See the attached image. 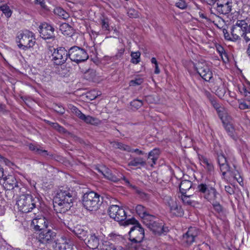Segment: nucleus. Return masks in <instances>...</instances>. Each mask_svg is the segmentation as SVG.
Listing matches in <instances>:
<instances>
[{
	"mask_svg": "<svg viewBox=\"0 0 250 250\" xmlns=\"http://www.w3.org/2000/svg\"><path fill=\"white\" fill-rule=\"evenodd\" d=\"M192 183L188 180H183L179 185V189L182 194H185L187 190L192 187Z\"/></svg>",
	"mask_w": 250,
	"mask_h": 250,
	"instance_id": "27",
	"label": "nucleus"
},
{
	"mask_svg": "<svg viewBox=\"0 0 250 250\" xmlns=\"http://www.w3.org/2000/svg\"><path fill=\"white\" fill-rule=\"evenodd\" d=\"M52 54V61L55 64L62 65L64 63L68 57V51L63 47L54 49Z\"/></svg>",
	"mask_w": 250,
	"mask_h": 250,
	"instance_id": "15",
	"label": "nucleus"
},
{
	"mask_svg": "<svg viewBox=\"0 0 250 250\" xmlns=\"http://www.w3.org/2000/svg\"><path fill=\"white\" fill-rule=\"evenodd\" d=\"M54 28L47 23H42L40 26V36L44 40L54 38Z\"/></svg>",
	"mask_w": 250,
	"mask_h": 250,
	"instance_id": "17",
	"label": "nucleus"
},
{
	"mask_svg": "<svg viewBox=\"0 0 250 250\" xmlns=\"http://www.w3.org/2000/svg\"><path fill=\"white\" fill-rule=\"evenodd\" d=\"M148 229L154 233L159 235L168 231L167 227H164L163 223L159 220L155 216L153 215L152 218L145 219L143 223Z\"/></svg>",
	"mask_w": 250,
	"mask_h": 250,
	"instance_id": "8",
	"label": "nucleus"
},
{
	"mask_svg": "<svg viewBox=\"0 0 250 250\" xmlns=\"http://www.w3.org/2000/svg\"><path fill=\"white\" fill-rule=\"evenodd\" d=\"M3 179L4 181V183L6 185L9 186V188L11 189H14L15 188H18L19 185L18 183L15 178L14 177L12 176H8V177L4 176V174L3 173V176L1 178H0V179Z\"/></svg>",
	"mask_w": 250,
	"mask_h": 250,
	"instance_id": "24",
	"label": "nucleus"
},
{
	"mask_svg": "<svg viewBox=\"0 0 250 250\" xmlns=\"http://www.w3.org/2000/svg\"><path fill=\"white\" fill-rule=\"evenodd\" d=\"M192 196V195H186V194H182L181 199L184 204L191 206L192 205L193 201H191L189 198Z\"/></svg>",
	"mask_w": 250,
	"mask_h": 250,
	"instance_id": "42",
	"label": "nucleus"
},
{
	"mask_svg": "<svg viewBox=\"0 0 250 250\" xmlns=\"http://www.w3.org/2000/svg\"><path fill=\"white\" fill-rule=\"evenodd\" d=\"M37 154H40L44 157H46L49 155V153H48L47 151L45 149H42V147L40 148L39 153H38Z\"/></svg>",
	"mask_w": 250,
	"mask_h": 250,
	"instance_id": "56",
	"label": "nucleus"
},
{
	"mask_svg": "<svg viewBox=\"0 0 250 250\" xmlns=\"http://www.w3.org/2000/svg\"><path fill=\"white\" fill-rule=\"evenodd\" d=\"M223 33L224 35L225 39L226 40H229V41H236L237 40H234L233 39V37L231 35V34L230 35L229 32H228L227 30L226 29H223Z\"/></svg>",
	"mask_w": 250,
	"mask_h": 250,
	"instance_id": "51",
	"label": "nucleus"
},
{
	"mask_svg": "<svg viewBox=\"0 0 250 250\" xmlns=\"http://www.w3.org/2000/svg\"><path fill=\"white\" fill-rule=\"evenodd\" d=\"M17 42L19 43V48L25 50L33 47L35 43L34 34L28 30L22 31L18 33Z\"/></svg>",
	"mask_w": 250,
	"mask_h": 250,
	"instance_id": "7",
	"label": "nucleus"
},
{
	"mask_svg": "<svg viewBox=\"0 0 250 250\" xmlns=\"http://www.w3.org/2000/svg\"><path fill=\"white\" fill-rule=\"evenodd\" d=\"M29 148L30 150L34 151L36 154H38V153H39L40 149V148H41V147L38 146L34 144H31L29 145Z\"/></svg>",
	"mask_w": 250,
	"mask_h": 250,
	"instance_id": "53",
	"label": "nucleus"
},
{
	"mask_svg": "<svg viewBox=\"0 0 250 250\" xmlns=\"http://www.w3.org/2000/svg\"><path fill=\"white\" fill-rule=\"evenodd\" d=\"M196 70L199 75L206 81H210L212 78V73L207 64L199 62L195 65Z\"/></svg>",
	"mask_w": 250,
	"mask_h": 250,
	"instance_id": "16",
	"label": "nucleus"
},
{
	"mask_svg": "<svg viewBox=\"0 0 250 250\" xmlns=\"http://www.w3.org/2000/svg\"><path fill=\"white\" fill-rule=\"evenodd\" d=\"M216 95H217L219 97H221L224 96L225 93V89L224 88H222V89H218L216 90Z\"/></svg>",
	"mask_w": 250,
	"mask_h": 250,
	"instance_id": "60",
	"label": "nucleus"
},
{
	"mask_svg": "<svg viewBox=\"0 0 250 250\" xmlns=\"http://www.w3.org/2000/svg\"><path fill=\"white\" fill-rule=\"evenodd\" d=\"M49 125H50L53 128L55 129L60 133H65L66 130L62 126H61L57 123H51L48 121Z\"/></svg>",
	"mask_w": 250,
	"mask_h": 250,
	"instance_id": "40",
	"label": "nucleus"
},
{
	"mask_svg": "<svg viewBox=\"0 0 250 250\" xmlns=\"http://www.w3.org/2000/svg\"><path fill=\"white\" fill-rule=\"evenodd\" d=\"M248 27V23L246 20H237L231 28V35L233 39L239 40L242 37L245 39V35Z\"/></svg>",
	"mask_w": 250,
	"mask_h": 250,
	"instance_id": "12",
	"label": "nucleus"
},
{
	"mask_svg": "<svg viewBox=\"0 0 250 250\" xmlns=\"http://www.w3.org/2000/svg\"><path fill=\"white\" fill-rule=\"evenodd\" d=\"M39 199L29 194L20 195L17 200L16 204L19 210L23 213L31 211L37 206H39Z\"/></svg>",
	"mask_w": 250,
	"mask_h": 250,
	"instance_id": "4",
	"label": "nucleus"
},
{
	"mask_svg": "<svg viewBox=\"0 0 250 250\" xmlns=\"http://www.w3.org/2000/svg\"><path fill=\"white\" fill-rule=\"evenodd\" d=\"M170 212L176 216H182L184 214V210L181 206L177 204L170 209Z\"/></svg>",
	"mask_w": 250,
	"mask_h": 250,
	"instance_id": "34",
	"label": "nucleus"
},
{
	"mask_svg": "<svg viewBox=\"0 0 250 250\" xmlns=\"http://www.w3.org/2000/svg\"><path fill=\"white\" fill-rule=\"evenodd\" d=\"M223 122H224L223 120H222ZM225 124V123H224ZM224 127L225 128L226 130L228 133L229 135L234 140L236 141L238 137L236 135L234 127L233 125L230 124H224Z\"/></svg>",
	"mask_w": 250,
	"mask_h": 250,
	"instance_id": "31",
	"label": "nucleus"
},
{
	"mask_svg": "<svg viewBox=\"0 0 250 250\" xmlns=\"http://www.w3.org/2000/svg\"><path fill=\"white\" fill-rule=\"evenodd\" d=\"M215 183L208 180L199 183L196 188V192L201 198L209 203H213L220 194L215 188Z\"/></svg>",
	"mask_w": 250,
	"mask_h": 250,
	"instance_id": "2",
	"label": "nucleus"
},
{
	"mask_svg": "<svg viewBox=\"0 0 250 250\" xmlns=\"http://www.w3.org/2000/svg\"><path fill=\"white\" fill-rule=\"evenodd\" d=\"M35 2L36 4H40L42 8H46V6L44 0H35Z\"/></svg>",
	"mask_w": 250,
	"mask_h": 250,
	"instance_id": "59",
	"label": "nucleus"
},
{
	"mask_svg": "<svg viewBox=\"0 0 250 250\" xmlns=\"http://www.w3.org/2000/svg\"><path fill=\"white\" fill-rule=\"evenodd\" d=\"M166 204L169 207V210L174 207L177 203L176 201L170 197H167L165 199Z\"/></svg>",
	"mask_w": 250,
	"mask_h": 250,
	"instance_id": "41",
	"label": "nucleus"
},
{
	"mask_svg": "<svg viewBox=\"0 0 250 250\" xmlns=\"http://www.w3.org/2000/svg\"><path fill=\"white\" fill-rule=\"evenodd\" d=\"M230 175L233 177V178L235 179L241 186L243 185V179L238 170H235L234 171H232L230 172Z\"/></svg>",
	"mask_w": 250,
	"mask_h": 250,
	"instance_id": "37",
	"label": "nucleus"
},
{
	"mask_svg": "<svg viewBox=\"0 0 250 250\" xmlns=\"http://www.w3.org/2000/svg\"><path fill=\"white\" fill-rule=\"evenodd\" d=\"M113 146L115 148H119L121 150L130 152L131 151V147L128 145H125L122 143L114 142L113 143Z\"/></svg>",
	"mask_w": 250,
	"mask_h": 250,
	"instance_id": "35",
	"label": "nucleus"
},
{
	"mask_svg": "<svg viewBox=\"0 0 250 250\" xmlns=\"http://www.w3.org/2000/svg\"><path fill=\"white\" fill-rule=\"evenodd\" d=\"M69 108L73 114L78 117L80 119H82L84 114H83L77 107L73 105H70L69 106Z\"/></svg>",
	"mask_w": 250,
	"mask_h": 250,
	"instance_id": "36",
	"label": "nucleus"
},
{
	"mask_svg": "<svg viewBox=\"0 0 250 250\" xmlns=\"http://www.w3.org/2000/svg\"><path fill=\"white\" fill-rule=\"evenodd\" d=\"M56 236L57 233L56 232L52 229H48L41 231L37 239L40 243L46 246L53 242L56 243Z\"/></svg>",
	"mask_w": 250,
	"mask_h": 250,
	"instance_id": "13",
	"label": "nucleus"
},
{
	"mask_svg": "<svg viewBox=\"0 0 250 250\" xmlns=\"http://www.w3.org/2000/svg\"><path fill=\"white\" fill-rule=\"evenodd\" d=\"M124 226L129 225H135L131 228L129 231V240L134 243H140L142 242L145 237L144 229L134 218L127 219L123 223Z\"/></svg>",
	"mask_w": 250,
	"mask_h": 250,
	"instance_id": "3",
	"label": "nucleus"
},
{
	"mask_svg": "<svg viewBox=\"0 0 250 250\" xmlns=\"http://www.w3.org/2000/svg\"><path fill=\"white\" fill-rule=\"evenodd\" d=\"M84 242L90 249H95L97 248L99 245L98 233L97 231L90 230L86 240Z\"/></svg>",
	"mask_w": 250,
	"mask_h": 250,
	"instance_id": "18",
	"label": "nucleus"
},
{
	"mask_svg": "<svg viewBox=\"0 0 250 250\" xmlns=\"http://www.w3.org/2000/svg\"><path fill=\"white\" fill-rule=\"evenodd\" d=\"M49 221L43 216H41L34 219L32 221V225L34 226V229L36 230L42 231L45 229H47Z\"/></svg>",
	"mask_w": 250,
	"mask_h": 250,
	"instance_id": "19",
	"label": "nucleus"
},
{
	"mask_svg": "<svg viewBox=\"0 0 250 250\" xmlns=\"http://www.w3.org/2000/svg\"><path fill=\"white\" fill-rule=\"evenodd\" d=\"M217 161L220 166V170L222 175L224 176L227 172L230 174L231 171L229 169V167L228 164L227 158L223 154H218L217 156Z\"/></svg>",
	"mask_w": 250,
	"mask_h": 250,
	"instance_id": "20",
	"label": "nucleus"
},
{
	"mask_svg": "<svg viewBox=\"0 0 250 250\" xmlns=\"http://www.w3.org/2000/svg\"><path fill=\"white\" fill-rule=\"evenodd\" d=\"M125 52V48H122L118 50L117 54L114 56V59L118 60L121 58Z\"/></svg>",
	"mask_w": 250,
	"mask_h": 250,
	"instance_id": "52",
	"label": "nucleus"
},
{
	"mask_svg": "<svg viewBox=\"0 0 250 250\" xmlns=\"http://www.w3.org/2000/svg\"><path fill=\"white\" fill-rule=\"evenodd\" d=\"M56 245L59 250H73L72 242L65 237H62L61 240H58Z\"/></svg>",
	"mask_w": 250,
	"mask_h": 250,
	"instance_id": "21",
	"label": "nucleus"
},
{
	"mask_svg": "<svg viewBox=\"0 0 250 250\" xmlns=\"http://www.w3.org/2000/svg\"><path fill=\"white\" fill-rule=\"evenodd\" d=\"M175 5L181 9H184L187 8V4L184 0H180L176 3Z\"/></svg>",
	"mask_w": 250,
	"mask_h": 250,
	"instance_id": "50",
	"label": "nucleus"
},
{
	"mask_svg": "<svg viewBox=\"0 0 250 250\" xmlns=\"http://www.w3.org/2000/svg\"><path fill=\"white\" fill-rule=\"evenodd\" d=\"M108 212L110 218L124 226L123 223L126 220L127 215L123 208L118 205H111L108 208Z\"/></svg>",
	"mask_w": 250,
	"mask_h": 250,
	"instance_id": "11",
	"label": "nucleus"
},
{
	"mask_svg": "<svg viewBox=\"0 0 250 250\" xmlns=\"http://www.w3.org/2000/svg\"><path fill=\"white\" fill-rule=\"evenodd\" d=\"M54 13L55 15H58L61 18L66 20L69 17V14L62 8L60 7H56L54 9Z\"/></svg>",
	"mask_w": 250,
	"mask_h": 250,
	"instance_id": "33",
	"label": "nucleus"
},
{
	"mask_svg": "<svg viewBox=\"0 0 250 250\" xmlns=\"http://www.w3.org/2000/svg\"><path fill=\"white\" fill-rule=\"evenodd\" d=\"M225 190L227 193L230 195L234 193L233 188L230 186H226L225 187Z\"/></svg>",
	"mask_w": 250,
	"mask_h": 250,
	"instance_id": "58",
	"label": "nucleus"
},
{
	"mask_svg": "<svg viewBox=\"0 0 250 250\" xmlns=\"http://www.w3.org/2000/svg\"><path fill=\"white\" fill-rule=\"evenodd\" d=\"M160 154V150L159 149L154 148L150 151L148 155V159L152 161V163L150 164L151 167L156 164V162L158 160Z\"/></svg>",
	"mask_w": 250,
	"mask_h": 250,
	"instance_id": "26",
	"label": "nucleus"
},
{
	"mask_svg": "<svg viewBox=\"0 0 250 250\" xmlns=\"http://www.w3.org/2000/svg\"><path fill=\"white\" fill-rule=\"evenodd\" d=\"M68 54L69 58L77 63L86 61L89 57L84 49L77 46L70 48Z\"/></svg>",
	"mask_w": 250,
	"mask_h": 250,
	"instance_id": "9",
	"label": "nucleus"
},
{
	"mask_svg": "<svg viewBox=\"0 0 250 250\" xmlns=\"http://www.w3.org/2000/svg\"><path fill=\"white\" fill-rule=\"evenodd\" d=\"M140 52H132L131 54V62L134 64H137L140 62Z\"/></svg>",
	"mask_w": 250,
	"mask_h": 250,
	"instance_id": "38",
	"label": "nucleus"
},
{
	"mask_svg": "<svg viewBox=\"0 0 250 250\" xmlns=\"http://www.w3.org/2000/svg\"><path fill=\"white\" fill-rule=\"evenodd\" d=\"M135 209L137 213L141 218L143 223L145 221V219L153 218V215L150 214L148 209L142 205H138Z\"/></svg>",
	"mask_w": 250,
	"mask_h": 250,
	"instance_id": "22",
	"label": "nucleus"
},
{
	"mask_svg": "<svg viewBox=\"0 0 250 250\" xmlns=\"http://www.w3.org/2000/svg\"><path fill=\"white\" fill-rule=\"evenodd\" d=\"M99 172L101 173L103 176L107 179L114 182H117L121 179H123L125 183L128 186L132 187L133 188H135L136 187L132 186L129 181L121 173H113L107 168L104 167L103 169H98Z\"/></svg>",
	"mask_w": 250,
	"mask_h": 250,
	"instance_id": "14",
	"label": "nucleus"
},
{
	"mask_svg": "<svg viewBox=\"0 0 250 250\" xmlns=\"http://www.w3.org/2000/svg\"><path fill=\"white\" fill-rule=\"evenodd\" d=\"M199 159L200 163L208 171L211 172L213 170L214 167L210 160L203 155L199 156Z\"/></svg>",
	"mask_w": 250,
	"mask_h": 250,
	"instance_id": "25",
	"label": "nucleus"
},
{
	"mask_svg": "<svg viewBox=\"0 0 250 250\" xmlns=\"http://www.w3.org/2000/svg\"><path fill=\"white\" fill-rule=\"evenodd\" d=\"M240 92L244 94L246 100L250 101V92L248 91L246 87L243 86Z\"/></svg>",
	"mask_w": 250,
	"mask_h": 250,
	"instance_id": "49",
	"label": "nucleus"
},
{
	"mask_svg": "<svg viewBox=\"0 0 250 250\" xmlns=\"http://www.w3.org/2000/svg\"><path fill=\"white\" fill-rule=\"evenodd\" d=\"M101 24L102 29L104 30L109 31L108 24V20L107 19H103L101 20Z\"/></svg>",
	"mask_w": 250,
	"mask_h": 250,
	"instance_id": "47",
	"label": "nucleus"
},
{
	"mask_svg": "<svg viewBox=\"0 0 250 250\" xmlns=\"http://www.w3.org/2000/svg\"><path fill=\"white\" fill-rule=\"evenodd\" d=\"M100 196L94 191L86 192L83 197L82 203L83 207L88 210L96 211L99 208L102 203Z\"/></svg>",
	"mask_w": 250,
	"mask_h": 250,
	"instance_id": "5",
	"label": "nucleus"
},
{
	"mask_svg": "<svg viewBox=\"0 0 250 250\" xmlns=\"http://www.w3.org/2000/svg\"><path fill=\"white\" fill-rule=\"evenodd\" d=\"M53 108L55 112L60 115H63L65 112V109L61 105L55 104Z\"/></svg>",
	"mask_w": 250,
	"mask_h": 250,
	"instance_id": "45",
	"label": "nucleus"
},
{
	"mask_svg": "<svg viewBox=\"0 0 250 250\" xmlns=\"http://www.w3.org/2000/svg\"><path fill=\"white\" fill-rule=\"evenodd\" d=\"M69 229L79 239L84 241L86 240L89 231L85 230L83 227L79 226L73 229Z\"/></svg>",
	"mask_w": 250,
	"mask_h": 250,
	"instance_id": "23",
	"label": "nucleus"
},
{
	"mask_svg": "<svg viewBox=\"0 0 250 250\" xmlns=\"http://www.w3.org/2000/svg\"><path fill=\"white\" fill-rule=\"evenodd\" d=\"M211 103L212 105L216 110L220 118L223 120L224 115L225 114V109L224 107H222L220 104L215 100H211Z\"/></svg>",
	"mask_w": 250,
	"mask_h": 250,
	"instance_id": "30",
	"label": "nucleus"
},
{
	"mask_svg": "<svg viewBox=\"0 0 250 250\" xmlns=\"http://www.w3.org/2000/svg\"><path fill=\"white\" fill-rule=\"evenodd\" d=\"M0 160L8 166H10L11 165H12V163L10 160L5 158L1 155H0Z\"/></svg>",
	"mask_w": 250,
	"mask_h": 250,
	"instance_id": "54",
	"label": "nucleus"
},
{
	"mask_svg": "<svg viewBox=\"0 0 250 250\" xmlns=\"http://www.w3.org/2000/svg\"><path fill=\"white\" fill-rule=\"evenodd\" d=\"M131 151H130L129 152H135L137 154H138V155H143L145 154V153L142 151V150H139V149H132L131 148Z\"/></svg>",
	"mask_w": 250,
	"mask_h": 250,
	"instance_id": "62",
	"label": "nucleus"
},
{
	"mask_svg": "<svg viewBox=\"0 0 250 250\" xmlns=\"http://www.w3.org/2000/svg\"><path fill=\"white\" fill-rule=\"evenodd\" d=\"M216 6L213 7L210 9L211 14L215 15L223 14L226 15L230 13L232 10V2L230 0H215Z\"/></svg>",
	"mask_w": 250,
	"mask_h": 250,
	"instance_id": "10",
	"label": "nucleus"
},
{
	"mask_svg": "<svg viewBox=\"0 0 250 250\" xmlns=\"http://www.w3.org/2000/svg\"><path fill=\"white\" fill-rule=\"evenodd\" d=\"M203 234L200 229L196 227H191L187 232L183 235L182 243L185 247H188L194 242H201Z\"/></svg>",
	"mask_w": 250,
	"mask_h": 250,
	"instance_id": "6",
	"label": "nucleus"
},
{
	"mask_svg": "<svg viewBox=\"0 0 250 250\" xmlns=\"http://www.w3.org/2000/svg\"><path fill=\"white\" fill-rule=\"evenodd\" d=\"M160 71L158 67V64H156V65H155V74H159L160 73Z\"/></svg>",
	"mask_w": 250,
	"mask_h": 250,
	"instance_id": "64",
	"label": "nucleus"
},
{
	"mask_svg": "<svg viewBox=\"0 0 250 250\" xmlns=\"http://www.w3.org/2000/svg\"><path fill=\"white\" fill-rule=\"evenodd\" d=\"M218 198H216L213 203H210L211 204L214 209L218 213L222 211V207L219 203L217 201Z\"/></svg>",
	"mask_w": 250,
	"mask_h": 250,
	"instance_id": "44",
	"label": "nucleus"
},
{
	"mask_svg": "<svg viewBox=\"0 0 250 250\" xmlns=\"http://www.w3.org/2000/svg\"><path fill=\"white\" fill-rule=\"evenodd\" d=\"M239 108L240 109L244 110L249 108V106L247 104L245 103H241L239 104Z\"/></svg>",
	"mask_w": 250,
	"mask_h": 250,
	"instance_id": "61",
	"label": "nucleus"
},
{
	"mask_svg": "<svg viewBox=\"0 0 250 250\" xmlns=\"http://www.w3.org/2000/svg\"><path fill=\"white\" fill-rule=\"evenodd\" d=\"M245 40L246 42L250 41V24H248V27L246 30V34L245 35Z\"/></svg>",
	"mask_w": 250,
	"mask_h": 250,
	"instance_id": "55",
	"label": "nucleus"
},
{
	"mask_svg": "<svg viewBox=\"0 0 250 250\" xmlns=\"http://www.w3.org/2000/svg\"><path fill=\"white\" fill-rule=\"evenodd\" d=\"M146 165V161L141 157H134L128 163V166L133 167H138L139 166L144 167Z\"/></svg>",
	"mask_w": 250,
	"mask_h": 250,
	"instance_id": "32",
	"label": "nucleus"
},
{
	"mask_svg": "<svg viewBox=\"0 0 250 250\" xmlns=\"http://www.w3.org/2000/svg\"><path fill=\"white\" fill-rule=\"evenodd\" d=\"M60 30L65 36H71L73 34V28L68 23H63L61 24Z\"/></svg>",
	"mask_w": 250,
	"mask_h": 250,
	"instance_id": "29",
	"label": "nucleus"
},
{
	"mask_svg": "<svg viewBox=\"0 0 250 250\" xmlns=\"http://www.w3.org/2000/svg\"><path fill=\"white\" fill-rule=\"evenodd\" d=\"M144 82V79L141 77H138L132 80L129 82L130 86H135L141 84Z\"/></svg>",
	"mask_w": 250,
	"mask_h": 250,
	"instance_id": "43",
	"label": "nucleus"
},
{
	"mask_svg": "<svg viewBox=\"0 0 250 250\" xmlns=\"http://www.w3.org/2000/svg\"><path fill=\"white\" fill-rule=\"evenodd\" d=\"M128 16L131 18H136L138 17V13L135 9L130 8L127 11Z\"/></svg>",
	"mask_w": 250,
	"mask_h": 250,
	"instance_id": "48",
	"label": "nucleus"
},
{
	"mask_svg": "<svg viewBox=\"0 0 250 250\" xmlns=\"http://www.w3.org/2000/svg\"><path fill=\"white\" fill-rule=\"evenodd\" d=\"M74 192L67 187H62L58 191L54 201L53 207L57 212L64 213L73 206Z\"/></svg>",
	"mask_w": 250,
	"mask_h": 250,
	"instance_id": "1",
	"label": "nucleus"
},
{
	"mask_svg": "<svg viewBox=\"0 0 250 250\" xmlns=\"http://www.w3.org/2000/svg\"><path fill=\"white\" fill-rule=\"evenodd\" d=\"M131 105L136 108L141 107L143 105V101L142 100L135 99L131 103Z\"/></svg>",
	"mask_w": 250,
	"mask_h": 250,
	"instance_id": "46",
	"label": "nucleus"
},
{
	"mask_svg": "<svg viewBox=\"0 0 250 250\" xmlns=\"http://www.w3.org/2000/svg\"><path fill=\"white\" fill-rule=\"evenodd\" d=\"M0 9L7 18H9L11 16L12 12L8 5L4 4L0 6Z\"/></svg>",
	"mask_w": 250,
	"mask_h": 250,
	"instance_id": "39",
	"label": "nucleus"
},
{
	"mask_svg": "<svg viewBox=\"0 0 250 250\" xmlns=\"http://www.w3.org/2000/svg\"><path fill=\"white\" fill-rule=\"evenodd\" d=\"M216 50L220 56H221L224 52H225V50L224 48L220 45L218 44L216 46Z\"/></svg>",
	"mask_w": 250,
	"mask_h": 250,
	"instance_id": "57",
	"label": "nucleus"
},
{
	"mask_svg": "<svg viewBox=\"0 0 250 250\" xmlns=\"http://www.w3.org/2000/svg\"><path fill=\"white\" fill-rule=\"evenodd\" d=\"M221 59L225 62L229 61V58L227 53L225 52L221 56Z\"/></svg>",
	"mask_w": 250,
	"mask_h": 250,
	"instance_id": "63",
	"label": "nucleus"
},
{
	"mask_svg": "<svg viewBox=\"0 0 250 250\" xmlns=\"http://www.w3.org/2000/svg\"><path fill=\"white\" fill-rule=\"evenodd\" d=\"M82 120L87 124H90L93 125H97L101 123L100 120L98 118L93 117L89 115L86 116L85 115H84Z\"/></svg>",
	"mask_w": 250,
	"mask_h": 250,
	"instance_id": "28",
	"label": "nucleus"
}]
</instances>
